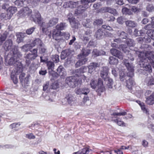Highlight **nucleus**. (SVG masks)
<instances>
[{"label":"nucleus","instance_id":"obj_1","mask_svg":"<svg viewBox=\"0 0 154 154\" xmlns=\"http://www.w3.org/2000/svg\"><path fill=\"white\" fill-rule=\"evenodd\" d=\"M129 59H125L123 61L124 64L127 67L128 70L129 72L127 73V75H125L123 72H120L119 74L120 80L124 81L125 80L126 86L128 89H131L134 83L132 77L134 75V66L132 63L129 62Z\"/></svg>","mask_w":154,"mask_h":154},{"label":"nucleus","instance_id":"obj_2","mask_svg":"<svg viewBox=\"0 0 154 154\" xmlns=\"http://www.w3.org/2000/svg\"><path fill=\"white\" fill-rule=\"evenodd\" d=\"M3 47L6 51L10 50V52L11 54L12 53L14 55L17 54L18 57L22 56L21 53L18 51V46L16 45L13 46L12 41L11 39L6 41Z\"/></svg>","mask_w":154,"mask_h":154},{"label":"nucleus","instance_id":"obj_3","mask_svg":"<svg viewBox=\"0 0 154 154\" xmlns=\"http://www.w3.org/2000/svg\"><path fill=\"white\" fill-rule=\"evenodd\" d=\"M111 46L113 47H115L119 48L120 50H122L127 55V57L128 59L132 61L134 60V58L133 56V54L134 51L131 50L128 47H127L126 45H118L115 43H112Z\"/></svg>","mask_w":154,"mask_h":154},{"label":"nucleus","instance_id":"obj_4","mask_svg":"<svg viewBox=\"0 0 154 154\" xmlns=\"http://www.w3.org/2000/svg\"><path fill=\"white\" fill-rule=\"evenodd\" d=\"M66 82L70 87L72 88L75 87L79 84H81L82 83L81 80H80L75 76L67 77L66 79Z\"/></svg>","mask_w":154,"mask_h":154},{"label":"nucleus","instance_id":"obj_5","mask_svg":"<svg viewBox=\"0 0 154 154\" xmlns=\"http://www.w3.org/2000/svg\"><path fill=\"white\" fill-rule=\"evenodd\" d=\"M30 51V53L26 54L25 57L26 64L27 66L30 65L31 61L35 60L38 56L37 49L34 48Z\"/></svg>","mask_w":154,"mask_h":154},{"label":"nucleus","instance_id":"obj_6","mask_svg":"<svg viewBox=\"0 0 154 154\" xmlns=\"http://www.w3.org/2000/svg\"><path fill=\"white\" fill-rule=\"evenodd\" d=\"M58 21V18H53L51 19L48 23L45 24V23H42L41 24L42 27V31L43 32L47 34L48 32V28L50 27L53 26L57 23Z\"/></svg>","mask_w":154,"mask_h":154},{"label":"nucleus","instance_id":"obj_7","mask_svg":"<svg viewBox=\"0 0 154 154\" xmlns=\"http://www.w3.org/2000/svg\"><path fill=\"white\" fill-rule=\"evenodd\" d=\"M96 0H81V4L82 6H79L76 11V14H82L89 7L88 3L92 2Z\"/></svg>","mask_w":154,"mask_h":154},{"label":"nucleus","instance_id":"obj_8","mask_svg":"<svg viewBox=\"0 0 154 154\" xmlns=\"http://www.w3.org/2000/svg\"><path fill=\"white\" fill-rule=\"evenodd\" d=\"M90 85L93 89H95L97 87L98 92H102L104 90L103 82L101 79H99L98 82L96 80H91L90 83Z\"/></svg>","mask_w":154,"mask_h":154},{"label":"nucleus","instance_id":"obj_9","mask_svg":"<svg viewBox=\"0 0 154 154\" xmlns=\"http://www.w3.org/2000/svg\"><path fill=\"white\" fill-rule=\"evenodd\" d=\"M23 71V67L21 66H19V69H14L12 71L11 75V78L14 84H16L18 82L17 75L22 72Z\"/></svg>","mask_w":154,"mask_h":154},{"label":"nucleus","instance_id":"obj_10","mask_svg":"<svg viewBox=\"0 0 154 154\" xmlns=\"http://www.w3.org/2000/svg\"><path fill=\"white\" fill-rule=\"evenodd\" d=\"M21 56L18 57L17 54L14 55L13 54V57L10 58L9 61V64L11 65H13L14 66V69H19V66H21L22 67H23L21 63L18 61V60H17V57L19 58Z\"/></svg>","mask_w":154,"mask_h":154},{"label":"nucleus","instance_id":"obj_11","mask_svg":"<svg viewBox=\"0 0 154 154\" xmlns=\"http://www.w3.org/2000/svg\"><path fill=\"white\" fill-rule=\"evenodd\" d=\"M136 102L140 106L143 112L146 114L149 119H154V114H151L150 113L149 109L146 106L144 103L141 102L139 100H137Z\"/></svg>","mask_w":154,"mask_h":154},{"label":"nucleus","instance_id":"obj_12","mask_svg":"<svg viewBox=\"0 0 154 154\" xmlns=\"http://www.w3.org/2000/svg\"><path fill=\"white\" fill-rule=\"evenodd\" d=\"M87 71V67L85 66H83L79 69L75 70L74 72V74L78 77H80L84 80L88 78L85 74H84V73H85Z\"/></svg>","mask_w":154,"mask_h":154},{"label":"nucleus","instance_id":"obj_13","mask_svg":"<svg viewBox=\"0 0 154 154\" xmlns=\"http://www.w3.org/2000/svg\"><path fill=\"white\" fill-rule=\"evenodd\" d=\"M79 6H82V4H81V1H77L75 2L69 1L68 2H65L64 3L63 7L64 8H73L77 6V8L75 10V14L78 15L80 14H76L75 11L77 10L78 7Z\"/></svg>","mask_w":154,"mask_h":154},{"label":"nucleus","instance_id":"obj_14","mask_svg":"<svg viewBox=\"0 0 154 154\" xmlns=\"http://www.w3.org/2000/svg\"><path fill=\"white\" fill-rule=\"evenodd\" d=\"M62 33L55 28H54L52 33V36L53 39L56 40L57 42L63 41L61 37V33Z\"/></svg>","mask_w":154,"mask_h":154},{"label":"nucleus","instance_id":"obj_15","mask_svg":"<svg viewBox=\"0 0 154 154\" xmlns=\"http://www.w3.org/2000/svg\"><path fill=\"white\" fill-rule=\"evenodd\" d=\"M99 66V64L96 62H93L90 64L88 66V72L87 73L88 76H86L88 79L91 77V74Z\"/></svg>","mask_w":154,"mask_h":154},{"label":"nucleus","instance_id":"obj_16","mask_svg":"<svg viewBox=\"0 0 154 154\" xmlns=\"http://www.w3.org/2000/svg\"><path fill=\"white\" fill-rule=\"evenodd\" d=\"M33 14L32 15L31 19L32 20L36 23L39 24H41V15L37 10L34 11Z\"/></svg>","mask_w":154,"mask_h":154},{"label":"nucleus","instance_id":"obj_17","mask_svg":"<svg viewBox=\"0 0 154 154\" xmlns=\"http://www.w3.org/2000/svg\"><path fill=\"white\" fill-rule=\"evenodd\" d=\"M32 10L27 7H25L21 9L18 12V16L23 17L29 16L32 12Z\"/></svg>","mask_w":154,"mask_h":154},{"label":"nucleus","instance_id":"obj_18","mask_svg":"<svg viewBox=\"0 0 154 154\" xmlns=\"http://www.w3.org/2000/svg\"><path fill=\"white\" fill-rule=\"evenodd\" d=\"M89 92V89L86 87L76 88L75 90V93L78 95L84 94L86 95Z\"/></svg>","mask_w":154,"mask_h":154},{"label":"nucleus","instance_id":"obj_19","mask_svg":"<svg viewBox=\"0 0 154 154\" xmlns=\"http://www.w3.org/2000/svg\"><path fill=\"white\" fill-rule=\"evenodd\" d=\"M78 58L79 60L77 62L75 65L76 67H78L85 64L87 61V58L84 56H82V55H78Z\"/></svg>","mask_w":154,"mask_h":154},{"label":"nucleus","instance_id":"obj_20","mask_svg":"<svg viewBox=\"0 0 154 154\" xmlns=\"http://www.w3.org/2000/svg\"><path fill=\"white\" fill-rule=\"evenodd\" d=\"M110 51L112 55L117 57L119 59L123 60V56L122 54L120 51L115 48H112Z\"/></svg>","mask_w":154,"mask_h":154},{"label":"nucleus","instance_id":"obj_21","mask_svg":"<svg viewBox=\"0 0 154 154\" xmlns=\"http://www.w3.org/2000/svg\"><path fill=\"white\" fill-rule=\"evenodd\" d=\"M137 41L139 43H141L142 42L145 43H149L151 41V38L148 35H146L144 37L140 36L137 38Z\"/></svg>","mask_w":154,"mask_h":154},{"label":"nucleus","instance_id":"obj_22","mask_svg":"<svg viewBox=\"0 0 154 154\" xmlns=\"http://www.w3.org/2000/svg\"><path fill=\"white\" fill-rule=\"evenodd\" d=\"M108 68L105 67L103 68V70L101 71L100 73L101 77L105 81L109 78L108 75Z\"/></svg>","mask_w":154,"mask_h":154},{"label":"nucleus","instance_id":"obj_23","mask_svg":"<svg viewBox=\"0 0 154 154\" xmlns=\"http://www.w3.org/2000/svg\"><path fill=\"white\" fill-rule=\"evenodd\" d=\"M145 102L149 105H152L154 103V92L150 95L149 97H146Z\"/></svg>","mask_w":154,"mask_h":154},{"label":"nucleus","instance_id":"obj_24","mask_svg":"<svg viewBox=\"0 0 154 154\" xmlns=\"http://www.w3.org/2000/svg\"><path fill=\"white\" fill-rule=\"evenodd\" d=\"M57 72L61 77H64L66 75V73L64 68L62 66H59L57 69Z\"/></svg>","mask_w":154,"mask_h":154},{"label":"nucleus","instance_id":"obj_25","mask_svg":"<svg viewBox=\"0 0 154 154\" xmlns=\"http://www.w3.org/2000/svg\"><path fill=\"white\" fill-rule=\"evenodd\" d=\"M92 55L94 57L105 55L106 54V52L102 50H98L97 49H95L93 50L92 52Z\"/></svg>","mask_w":154,"mask_h":154},{"label":"nucleus","instance_id":"obj_26","mask_svg":"<svg viewBox=\"0 0 154 154\" xmlns=\"http://www.w3.org/2000/svg\"><path fill=\"white\" fill-rule=\"evenodd\" d=\"M65 99L69 104H72L75 101V98L73 96L70 94H66Z\"/></svg>","mask_w":154,"mask_h":154},{"label":"nucleus","instance_id":"obj_27","mask_svg":"<svg viewBox=\"0 0 154 154\" xmlns=\"http://www.w3.org/2000/svg\"><path fill=\"white\" fill-rule=\"evenodd\" d=\"M69 21L72 28H78L79 25L78 22L75 21V18L72 17L71 18H68Z\"/></svg>","mask_w":154,"mask_h":154},{"label":"nucleus","instance_id":"obj_28","mask_svg":"<svg viewBox=\"0 0 154 154\" xmlns=\"http://www.w3.org/2000/svg\"><path fill=\"white\" fill-rule=\"evenodd\" d=\"M152 20L151 24L146 25L144 28L142 29V30L146 29L148 31L149 30H152L151 28L154 29V16L151 18Z\"/></svg>","mask_w":154,"mask_h":154},{"label":"nucleus","instance_id":"obj_29","mask_svg":"<svg viewBox=\"0 0 154 154\" xmlns=\"http://www.w3.org/2000/svg\"><path fill=\"white\" fill-rule=\"evenodd\" d=\"M48 73L49 77L51 80H55L58 77V74L53 70L49 71Z\"/></svg>","mask_w":154,"mask_h":154},{"label":"nucleus","instance_id":"obj_30","mask_svg":"<svg viewBox=\"0 0 154 154\" xmlns=\"http://www.w3.org/2000/svg\"><path fill=\"white\" fill-rule=\"evenodd\" d=\"M104 10L105 11L110 13L114 16L117 15L118 14V13L116 10L114 9L111 8L110 7H105L104 8Z\"/></svg>","mask_w":154,"mask_h":154},{"label":"nucleus","instance_id":"obj_31","mask_svg":"<svg viewBox=\"0 0 154 154\" xmlns=\"http://www.w3.org/2000/svg\"><path fill=\"white\" fill-rule=\"evenodd\" d=\"M43 43L42 41L39 38H36L33 41L30 45L31 47L32 48L36 45H41V44H42Z\"/></svg>","mask_w":154,"mask_h":154},{"label":"nucleus","instance_id":"obj_32","mask_svg":"<svg viewBox=\"0 0 154 154\" xmlns=\"http://www.w3.org/2000/svg\"><path fill=\"white\" fill-rule=\"evenodd\" d=\"M109 61L110 64L115 65L117 64L119 62L118 59L113 56H110L109 57Z\"/></svg>","mask_w":154,"mask_h":154},{"label":"nucleus","instance_id":"obj_33","mask_svg":"<svg viewBox=\"0 0 154 154\" xmlns=\"http://www.w3.org/2000/svg\"><path fill=\"white\" fill-rule=\"evenodd\" d=\"M67 25L66 23H58L55 27L56 29L60 31L64 30L66 27Z\"/></svg>","mask_w":154,"mask_h":154},{"label":"nucleus","instance_id":"obj_34","mask_svg":"<svg viewBox=\"0 0 154 154\" xmlns=\"http://www.w3.org/2000/svg\"><path fill=\"white\" fill-rule=\"evenodd\" d=\"M104 33L103 31L100 29H98L96 32L95 36L97 39H101L103 38L104 36Z\"/></svg>","mask_w":154,"mask_h":154},{"label":"nucleus","instance_id":"obj_35","mask_svg":"<svg viewBox=\"0 0 154 154\" xmlns=\"http://www.w3.org/2000/svg\"><path fill=\"white\" fill-rule=\"evenodd\" d=\"M84 26L88 28H91L92 27V22L90 19L84 20L83 22Z\"/></svg>","mask_w":154,"mask_h":154},{"label":"nucleus","instance_id":"obj_36","mask_svg":"<svg viewBox=\"0 0 154 154\" xmlns=\"http://www.w3.org/2000/svg\"><path fill=\"white\" fill-rule=\"evenodd\" d=\"M39 52L41 54H44L47 53V51L46 47L43 43L40 46L39 48Z\"/></svg>","mask_w":154,"mask_h":154},{"label":"nucleus","instance_id":"obj_37","mask_svg":"<svg viewBox=\"0 0 154 154\" xmlns=\"http://www.w3.org/2000/svg\"><path fill=\"white\" fill-rule=\"evenodd\" d=\"M17 11V8L16 7L12 6L9 7L7 10V12L9 14L11 15V17Z\"/></svg>","mask_w":154,"mask_h":154},{"label":"nucleus","instance_id":"obj_38","mask_svg":"<svg viewBox=\"0 0 154 154\" xmlns=\"http://www.w3.org/2000/svg\"><path fill=\"white\" fill-rule=\"evenodd\" d=\"M146 82L148 85H154V77L151 76L146 78Z\"/></svg>","mask_w":154,"mask_h":154},{"label":"nucleus","instance_id":"obj_39","mask_svg":"<svg viewBox=\"0 0 154 154\" xmlns=\"http://www.w3.org/2000/svg\"><path fill=\"white\" fill-rule=\"evenodd\" d=\"M91 50L89 49L86 48H83L82 50V53L79 55H82V56L85 57L88 55L90 53Z\"/></svg>","mask_w":154,"mask_h":154},{"label":"nucleus","instance_id":"obj_40","mask_svg":"<svg viewBox=\"0 0 154 154\" xmlns=\"http://www.w3.org/2000/svg\"><path fill=\"white\" fill-rule=\"evenodd\" d=\"M16 36L17 37V42L19 43L22 42L23 40L24 37L23 34L21 32L17 33Z\"/></svg>","mask_w":154,"mask_h":154},{"label":"nucleus","instance_id":"obj_41","mask_svg":"<svg viewBox=\"0 0 154 154\" xmlns=\"http://www.w3.org/2000/svg\"><path fill=\"white\" fill-rule=\"evenodd\" d=\"M117 34L119 35V37L121 39H126L127 38V34L124 32L118 31L117 32Z\"/></svg>","mask_w":154,"mask_h":154},{"label":"nucleus","instance_id":"obj_42","mask_svg":"<svg viewBox=\"0 0 154 154\" xmlns=\"http://www.w3.org/2000/svg\"><path fill=\"white\" fill-rule=\"evenodd\" d=\"M8 35V32L6 31L2 34L0 36V43L2 44L5 41Z\"/></svg>","mask_w":154,"mask_h":154},{"label":"nucleus","instance_id":"obj_43","mask_svg":"<svg viewBox=\"0 0 154 154\" xmlns=\"http://www.w3.org/2000/svg\"><path fill=\"white\" fill-rule=\"evenodd\" d=\"M127 26L130 27H134L137 26V24L135 22L131 20H128L125 22Z\"/></svg>","mask_w":154,"mask_h":154},{"label":"nucleus","instance_id":"obj_44","mask_svg":"<svg viewBox=\"0 0 154 154\" xmlns=\"http://www.w3.org/2000/svg\"><path fill=\"white\" fill-rule=\"evenodd\" d=\"M21 74L19 76V78L21 82L23 83L24 80V82L26 81V84H27V82H28V77L24 78L25 74L24 73L21 72Z\"/></svg>","mask_w":154,"mask_h":154},{"label":"nucleus","instance_id":"obj_45","mask_svg":"<svg viewBox=\"0 0 154 154\" xmlns=\"http://www.w3.org/2000/svg\"><path fill=\"white\" fill-rule=\"evenodd\" d=\"M46 63L48 69L51 70H53L55 66L54 62L51 61H47Z\"/></svg>","mask_w":154,"mask_h":154},{"label":"nucleus","instance_id":"obj_46","mask_svg":"<svg viewBox=\"0 0 154 154\" xmlns=\"http://www.w3.org/2000/svg\"><path fill=\"white\" fill-rule=\"evenodd\" d=\"M0 17L6 20L10 19L11 17V15L9 14L8 13L7 11V12L6 13L1 14L0 15Z\"/></svg>","mask_w":154,"mask_h":154},{"label":"nucleus","instance_id":"obj_47","mask_svg":"<svg viewBox=\"0 0 154 154\" xmlns=\"http://www.w3.org/2000/svg\"><path fill=\"white\" fill-rule=\"evenodd\" d=\"M126 114V113L124 111L117 113L114 112L111 115V117L112 119V120L114 118H116V116H125Z\"/></svg>","mask_w":154,"mask_h":154},{"label":"nucleus","instance_id":"obj_48","mask_svg":"<svg viewBox=\"0 0 154 154\" xmlns=\"http://www.w3.org/2000/svg\"><path fill=\"white\" fill-rule=\"evenodd\" d=\"M69 54L68 50H66L62 51L61 53L60 57L61 59H65Z\"/></svg>","mask_w":154,"mask_h":154},{"label":"nucleus","instance_id":"obj_49","mask_svg":"<svg viewBox=\"0 0 154 154\" xmlns=\"http://www.w3.org/2000/svg\"><path fill=\"white\" fill-rule=\"evenodd\" d=\"M122 13L125 14L131 15L132 14V12L131 9H128L126 7L122 8Z\"/></svg>","mask_w":154,"mask_h":154},{"label":"nucleus","instance_id":"obj_50","mask_svg":"<svg viewBox=\"0 0 154 154\" xmlns=\"http://www.w3.org/2000/svg\"><path fill=\"white\" fill-rule=\"evenodd\" d=\"M146 35H148L149 38L154 40V30H149L146 32Z\"/></svg>","mask_w":154,"mask_h":154},{"label":"nucleus","instance_id":"obj_51","mask_svg":"<svg viewBox=\"0 0 154 154\" xmlns=\"http://www.w3.org/2000/svg\"><path fill=\"white\" fill-rule=\"evenodd\" d=\"M107 81V85L109 88L111 89L113 87V81L112 79L109 78H108L107 79H106Z\"/></svg>","mask_w":154,"mask_h":154},{"label":"nucleus","instance_id":"obj_52","mask_svg":"<svg viewBox=\"0 0 154 154\" xmlns=\"http://www.w3.org/2000/svg\"><path fill=\"white\" fill-rule=\"evenodd\" d=\"M83 102L88 106L90 105L91 104V102L89 100V97L86 95L83 98Z\"/></svg>","mask_w":154,"mask_h":154},{"label":"nucleus","instance_id":"obj_53","mask_svg":"<svg viewBox=\"0 0 154 154\" xmlns=\"http://www.w3.org/2000/svg\"><path fill=\"white\" fill-rule=\"evenodd\" d=\"M51 0H30V2L34 5L37 4L39 2L43 3H48Z\"/></svg>","mask_w":154,"mask_h":154},{"label":"nucleus","instance_id":"obj_54","mask_svg":"<svg viewBox=\"0 0 154 154\" xmlns=\"http://www.w3.org/2000/svg\"><path fill=\"white\" fill-rule=\"evenodd\" d=\"M80 38L85 44L87 43L89 40L88 36H85V34L81 35Z\"/></svg>","mask_w":154,"mask_h":154},{"label":"nucleus","instance_id":"obj_55","mask_svg":"<svg viewBox=\"0 0 154 154\" xmlns=\"http://www.w3.org/2000/svg\"><path fill=\"white\" fill-rule=\"evenodd\" d=\"M62 38L63 37L66 40H68L69 39L70 35L69 33L66 32H62L61 33Z\"/></svg>","mask_w":154,"mask_h":154},{"label":"nucleus","instance_id":"obj_56","mask_svg":"<svg viewBox=\"0 0 154 154\" xmlns=\"http://www.w3.org/2000/svg\"><path fill=\"white\" fill-rule=\"evenodd\" d=\"M126 42L128 46H133L135 45L134 41L130 39H128L126 40Z\"/></svg>","mask_w":154,"mask_h":154},{"label":"nucleus","instance_id":"obj_57","mask_svg":"<svg viewBox=\"0 0 154 154\" xmlns=\"http://www.w3.org/2000/svg\"><path fill=\"white\" fill-rule=\"evenodd\" d=\"M91 149L88 148H84L80 150L81 154H88Z\"/></svg>","mask_w":154,"mask_h":154},{"label":"nucleus","instance_id":"obj_58","mask_svg":"<svg viewBox=\"0 0 154 154\" xmlns=\"http://www.w3.org/2000/svg\"><path fill=\"white\" fill-rule=\"evenodd\" d=\"M31 48L30 44H26L21 47L22 50L23 51H27Z\"/></svg>","mask_w":154,"mask_h":154},{"label":"nucleus","instance_id":"obj_59","mask_svg":"<svg viewBox=\"0 0 154 154\" xmlns=\"http://www.w3.org/2000/svg\"><path fill=\"white\" fill-rule=\"evenodd\" d=\"M24 1V0H16L14 2V3L16 5L20 7L23 5Z\"/></svg>","mask_w":154,"mask_h":154},{"label":"nucleus","instance_id":"obj_60","mask_svg":"<svg viewBox=\"0 0 154 154\" xmlns=\"http://www.w3.org/2000/svg\"><path fill=\"white\" fill-rule=\"evenodd\" d=\"M103 23V20L102 19H98L95 20L93 22L94 25H101Z\"/></svg>","mask_w":154,"mask_h":154},{"label":"nucleus","instance_id":"obj_61","mask_svg":"<svg viewBox=\"0 0 154 154\" xmlns=\"http://www.w3.org/2000/svg\"><path fill=\"white\" fill-rule=\"evenodd\" d=\"M35 29V28L34 27H32L26 30V33L28 35L31 34L34 31Z\"/></svg>","mask_w":154,"mask_h":154},{"label":"nucleus","instance_id":"obj_62","mask_svg":"<svg viewBox=\"0 0 154 154\" xmlns=\"http://www.w3.org/2000/svg\"><path fill=\"white\" fill-rule=\"evenodd\" d=\"M154 7L152 4H149L146 7V10L149 12H152L154 10Z\"/></svg>","mask_w":154,"mask_h":154},{"label":"nucleus","instance_id":"obj_63","mask_svg":"<svg viewBox=\"0 0 154 154\" xmlns=\"http://www.w3.org/2000/svg\"><path fill=\"white\" fill-rule=\"evenodd\" d=\"M52 60L55 63H57L59 61V56L57 55H55L52 56Z\"/></svg>","mask_w":154,"mask_h":154},{"label":"nucleus","instance_id":"obj_64","mask_svg":"<svg viewBox=\"0 0 154 154\" xmlns=\"http://www.w3.org/2000/svg\"><path fill=\"white\" fill-rule=\"evenodd\" d=\"M51 88L54 89H56L59 87V84L57 82L53 83L51 86Z\"/></svg>","mask_w":154,"mask_h":154}]
</instances>
